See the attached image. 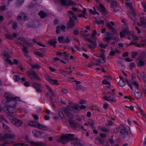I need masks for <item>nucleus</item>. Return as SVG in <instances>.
<instances>
[{
  "mask_svg": "<svg viewBox=\"0 0 146 146\" xmlns=\"http://www.w3.org/2000/svg\"><path fill=\"white\" fill-rule=\"evenodd\" d=\"M122 32H120L119 33V35L121 37H124L125 36V35H130L131 32L129 31V29H123L121 31Z\"/></svg>",
  "mask_w": 146,
  "mask_h": 146,
  "instance_id": "nucleus-8",
  "label": "nucleus"
},
{
  "mask_svg": "<svg viewBox=\"0 0 146 146\" xmlns=\"http://www.w3.org/2000/svg\"><path fill=\"white\" fill-rule=\"evenodd\" d=\"M63 56H64L63 59L64 60H67L69 57V55L68 54L67 52H65L64 53V55Z\"/></svg>",
  "mask_w": 146,
  "mask_h": 146,
  "instance_id": "nucleus-39",
  "label": "nucleus"
},
{
  "mask_svg": "<svg viewBox=\"0 0 146 146\" xmlns=\"http://www.w3.org/2000/svg\"><path fill=\"white\" fill-rule=\"evenodd\" d=\"M118 6L117 3L116 1H113L110 4V7L111 8L114 9L117 8Z\"/></svg>",
  "mask_w": 146,
  "mask_h": 146,
  "instance_id": "nucleus-22",
  "label": "nucleus"
},
{
  "mask_svg": "<svg viewBox=\"0 0 146 146\" xmlns=\"http://www.w3.org/2000/svg\"><path fill=\"white\" fill-rule=\"evenodd\" d=\"M78 17H83L85 19H87V17L86 15L85 14H80L78 15Z\"/></svg>",
  "mask_w": 146,
  "mask_h": 146,
  "instance_id": "nucleus-59",
  "label": "nucleus"
},
{
  "mask_svg": "<svg viewBox=\"0 0 146 146\" xmlns=\"http://www.w3.org/2000/svg\"><path fill=\"white\" fill-rule=\"evenodd\" d=\"M0 119H1V122H3V121H5V122H7V121H6V119H5L3 115H1L0 116Z\"/></svg>",
  "mask_w": 146,
  "mask_h": 146,
  "instance_id": "nucleus-55",
  "label": "nucleus"
},
{
  "mask_svg": "<svg viewBox=\"0 0 146 146\" xmlns=\"http://www.w3.org/2000/svg\"><path fill=\"white\" fill-rule=\"evenodd\" d=\"M76 4H77L75 2L71 0H69L67 2L68 5L75 6Z\"/></svg>",
  "mask_w": 146,
  "mask_h": 146,
  "instance_id": "nucleus-31",
  "label": "nucleus"
},
{
  "mask_svg": "<svg viewBox=\"0 0 146 146\" xmlns=\"http://www.w3.org/2000/svg\"><path fill=\"white\" fill-rule=\"evenodd\" d=\"M75 26L74 22L71 16L70 17L69 20L67 25V28L72 29Z\"/></svg>",
  "mask_w": 146,
  "mask_h": 146,
  "instance_id": "nucleus-7",
  "label": "nucleus"
},
{
  "mask_svg": "<svg viewBox=\"0 0 146 146\" xmlns=\"http://www.w3.org/2000/svg\"><path fill=\"white\" fill-rule=\"evenodd\" d=\"M140 45L141 47H143L146 45V38L141 40V43Z\"/></svg>",
  "mask_w": 146,
  "mask_h": 146,
  "instance_id": "nucleus-35",
  "label": "nucleus"
},
{
  "mask_svg": "<svg viewBox=\"0 0 146 146\" xmlns=\"http://www.w3.org/2000/svg\"><path fill=\"white\" fill-rule=\"evenodd\" d=\"M47 89L48 90L49 92L50 93L51 95L54 96H55V95L52 90L46 84L45 85Z\"/></svg>",
  "mask_w": 146,
  "mask_h": 146,
  "instance_id": "nucleus-26",
  "label": "nucleus"
},
{
  "mask_svg": "<svg viewBox=\"0 0 146 146\" xmlns=\"http://www.w3.org/2000/svg\"><path fill=\"white\" fill-rule=\"evenodd\" d=\"M58 80H52V79L50 81V82L53 85L56 84L58 85L59 84L57 83Z\"/></svg>",
  "mask_w": 146,
  "mask_h": 146,
  "instance_id": "nucleus-32",
  "label": "nucleus"
},
{
  "mask_svg": "<svg viewBox=\"0 0 146 146\" xmlns=\"http://www.w3.org/2000/svg\"><path fill=\"white\" fill-rule=\"evenodd\" d=\"M38 123H39L36 121H30L29 124L33 127H37Z\"/></svg>",
  "mask_w": 146,
  "mask_h": 146,
  "instance_id": "nucleus-18",
  "label": "nucleus"
},
{
  "mask_svg": "<svg viewBox=\"0 0 146 146\" xmlns=\"http://www.w3.org/2000/svg\"><path fill=\"white\" fill-rule=\"evenodd\" d=\"M12 119L13 124L15 126L18 127L21 126L22 123L21 120L15 118L13 117Z\"/></svg>",
  "mask_w": 146,
  "mask_h": 146,
  "instance_id": "nucleus-11",
  "label": "nucleus"
},
{
  "mask_svg": "<svg viewBox=\"0 0 146 146\" xmlns=\"http://www.w3.org/2000/svg\"><path fill=\"white\" fill-rule=\"evenodd\" d=\"M87 44L90 48L92 49H94L95 48L97 45V44H93L91 45L88 44Z\"/></svg>",
  "mask_w": 146,
  "mask_h": 146,
  "instance_id": "nucleus-43",
  "label": "nucleus"
},
{
  "mask_svg": "<svg viewBox=\"0 0 146 146\" xmlns=\"http://www.w3.org/2000/svg\"><path fill=\"white\" fill-rule=\"evenodd\" d=\"M60 26H58L56 28V33L57 34L60 33Z\"/></svg>",
  "mask_w": 146,
  "mask_h": 146,
  "instance_id": "nucleus-62",
  "label": "nucleus"
},
{
  "mask_svg": "<svg viewBox=\"0 0 146 146\" xmlns=\"http://www.w3.org/2000/svg\"><path fill=\"white\" fill-rule=\"evenodd\" d=\"M119 128L120 130V133L123 134L127 135L129 131H130V128L129 127L125 126L122 125H120Z\"/></svg>",
  "mask_w": 146,
  "mask_h": 146,
  "instance_id": "nucleus-4",
  "label": "nucleus"
},
{
  "mask_svg": "<svg viewBox=\"0 0 146 146\" xmlns=\"http://www.w3.org/2000/svg\"><path fill=\"white\" fill-rule=\"evenodd\" d=\"M130 68L131 70L133 68L135 67V64L134 63L132 62L130 63Z\"/></svg>",
  "mask_w": 146,
  "mask_h": 146,
  "instance_id": "nucleus-57",
  "label": "nucleus"
},
{
  "mask_svg": "<svg viewBox=\"0 0 146 146\" xmlns=\"http://www.w3.org/2000/svg\"><path fill=\"white\" fill-rule=\"evenodd\" d=\"M135 97L137 99H140L142 96V93L139 89H137L135 90Z\"/></svg>",
  "mask_w": 146,
  "mask_h": 146,
  "instance_id": "nucleus-14",
  "label": "nucleus"
},
{
  "mask_svg": "<svg viewBox=\"0 0 146 146\" xmlns=\"http://www.w3.org/2000/svg\"><path fill=\"white\" fill-rule=\"evenodd\" d=\"M111 24L113 26H114L115 25V24L114 23L113 21H111L110 22V23H107L106 24V26L107 27L110 29H111L113 28V27L111 25Z\"/></svg>",
  "mask_w": 146,
  "mask_h": 146,
  "instance_id": "nucleus-28",
  "label": "nucleus"
},
{
  "mask_svg": "<svg viewBox=\"0 0 146 146\" xmlns=\"http://www.w3.org/2000/svg\"><path fill=\"white\" fill-rule=\"evenodd\" d=\"M67 108L71 110L72 111L74 109L77 110L78 108L77 107V106H68L67 107Z\"/></svg>",
  "mask_w": 146,
  "mask_h": 146,
  "instance_id": "nucleus-29",
  "label": "nucleus"
},
{
  "mask_svg": "<svg viewBox=\"0 0 146 146\" xmlns=\"http://www.w3.org/2000/svg\"><path fill=\"white\" fill-rule=\"evenodd\" d=\"M68 121L72 128L75 129L76 128V125L73 120L71 119H68Z\"/></svg>",
  "mask_w": 146,
  "mask_h": 146,
  "instance_id": "nucleus-19",
  "label": "nucleus"
},
{
  "mask_svg": "<svg viewBox=\"0 0 146 146\" xmlns=\"http://www.w3.org/2000/svg\"><path fill=\"white\" fill-rule=\"evenodd\" d=\"M31 72L32 76L33 77V79H35L36 80L39 81V82L42 81L41 79L38 76V74H37L35 71L33 70H31Z\"/></svg>",
  "mask_w": 146,
  "mask_h": 146,
  "instance_id": "nucleus-10",
  "label": "nucleus"
},
{
  "mask_svg": "<svg viewBox=\"0 0 146 146\" xmlns=\"http://www.w3.org/2000/svg\"><path fill=\"white\" fill-rule=\"evenodd\" d=\"M45 79L49 82H50L51 79L50 76L48 75H46L45 76Z\"/></svg>",
  "mask_w": 146,
  "mask_h": 146,
  "instance_id": "nucleus-60",
  "label": "nucleus"
},
{
  "mask_svg": "<svg viewBox=\"0 0 146 146\" xmlns=\"http://www.w3.org/2000/svg\"><path fill=\"white\" fill-rule=\"evenodd\" d=\"M95 23L98 25H100V24L104 25V21L102 20H96L95 21Z\"/></svg>",
  "mask_w": 146,
  "mask_h": 146,
  "instance_id": "nucleus-38",
  "label": "nucleus"
},
{
  "mask_svg": "<svg viewBox=\"0 0 146 146\" xmlns=\"http://www.w3.org/2000/svg\"><path fill=\"white\" fill-rule=\"evenodd\" d=\"M126 4L128 7H129L131 10L133 8L132 3L127 2L126 3Z\"/></svg>",
  "mask_w": 146,
  "mask_h": 146,
  "instance_id": "nucleus-58",
  "label": "nucleus"
},
{
  "mask_svg": "<svg viewBox=\"0 0 146 146\" xmlns=\"http://www.w3.org/2000/svg\"><path fill=\"white\" fill-rule=\"evenodd\" d=\"M3 127L4 128L8 130V131H11V129L10 127L8 126L7 125H6L3 123Z\"/></svg>",
  "mask_w": 146,
  "mask_h": 146,
  "instance_id": "nucleus-46",
  "label": "nucleus"
},
{
  "mask_svg": "<svg viewBox=\"0 0 146 146\" xmlns=\"http://www.w3.org/2000/svg\"><path fill=\"white\" fill-rule=\"evenodd\" d=\"M35 54L40 57H43L42 53L39 51L35 52Z\"/></svg>",
  "mask_w": 146,
  "mask_h": 146,
  "instance_id": "nucleus-52",
  "label": "nucleus"
},
{
  "mask_svg": "<svg viewBox=\"0 0 146 146\" xmlns=\"http://www.w3.org/2000/svg\"><path fill=\"white\" fill-rule=\"evenodd\" d=\"M4 97L6 100L4 99L2 101L3 103L5 102V104L7 105V107L15 106L17 104L16 101L19 100V97H13L9 94L6 93L4 94Z\"/></svg>",
  "mask_w": 146,
  "mask_h": 146,
  "instance_id": "nucleus-2",
  "label": "nucleus"
},
{
  "mask_svg": "<svg viewBox=\"0 0 146 146\" xmlns=\"http://www.w3.org/2000/svg\"><path fill=\"white\" fill-rule=\"evenodd\" d=\"M38 14L40 16L41 18H45L47 16V14L42 11L40 12Z\"/></svg>",
  "mask_w": 146,
  "mask_h": 146,
  "instance_id": "nucleus-21",
  "label": "nucleus"
},
{
  "mask_svg": "<svg viewBox=\"0 0 146 146\" xmlns=\"http://www.w3.org/2000/svg\"><path fill=\"white\" fill-rule=\"evenodd\" d=\"M63 110L64 113L67 114L70 118L72 119L74 117L72 113L68 110L66 108H64Z\"/></svg>",
  "mask_w": 146,
  "mask_h": 146,
  "instance_id": "nucleus-13",
  "label": "nucleus"
},
{
  "mask_svg": "<svg viewBox=\"0 0 146 146\" xmlns=\"http://www.w3.org/2000/svg\"><path fill=\"white\" fill-rule=\"evenodd\" d=\"M133 44V45H135V46L138 47H141L140 44H137V42L136 41H132L131 43L130 44V45Z\"/></svg>",
  "mask_w": 146,
  "mask_h": 146,
  "instance_id": "nucleus-37",
  "label": "nucleus"
},
{
  "mask_svg": "<svg viewBox=\"0 0 146 146\" xmlns=\"http://www.w3.org/2000/svg\"><path fill=\"white\" fill-rule=\"evenodd\" d=\"M96 140L100 143V144H102L104 143V140L100 137H97Z\"/></svg>",
  "mask_w": 146,
  "mask_h": 146,
  "instance_id": "nucleus-36",
  "label": "nucleus"
},
{
  "mask_svg": "<svg viewBox=\"0 0 146 146\" xmlns=\"http://www.w3.org/2000/svg\"><path fill=\"white\" fill-rule=\"evenodd\" d=\"M132 55L131 57L133 59L135 58V56L138 55V52H132Z\"/></svg>",
  "mask_w": 146,
  "mask_h": 146,
  "instance_id": "nucleus-54",
  "label": "nucleus"
},
{
  "mask_svg": "<svg viewBox=\"0 0 146 146\" xmlns=\"http://www.w3.org/2000/svg\"><path fill=\"white\" fill-rule=\"evenodd\" d=\"M15 135L14 134H0V140L5 141L0 146H6L7 144H9L11 143V139H13Z\"/></svg>",
  "mask_w": 146,
  "mask_h": 146,
  "instance_id": "nucleus-3",
  "label": "nucleus"
},
{
  "mask_svg": "<svg viewBox=\"0 0 146 146\" xmlns=\"http://www.w3.org/2000/svg\"><path fill=\"white\" fill-rule=\"evenodd\" d=\"M97 33V32L96 30H94L93 31L92 33V37L91 39H93V38L95 36Z\"/></svg>",
  "mask_w": 146,
  "mask_h": 146,
  "instance_id": "nucleus-56",
  "label": "nucleus"
},
{
  "mask_svg": "<svg viewBox=\"0 0 146 146\" xmlns=\"http://www.w3.org/2000/svg\"><path fill=\"white\" fill-rule=\"evenodd\" d=\"M12 28L14 29H15L17 27V23L16 22L13 23L12 26Z\"/></svg>",
  "mask_w": 146,
  "mask_h": 146,
  "instance_id": "nucleus-61",
  "label": "nucleus"
},
{
  "mask_svg": "<svg viewBox=\"0 0 146 146\" xmlns=\"http://www.w3.org/2000/svg\"><path fill=\"white\" fill-rule=\"evenodd\" d=\"M86 40H88L90 43L92 44H96V41L91 40V38H88L86 39Z\"/></svg>",
  "mask_w": 146,
  "mask_h": 146,
  "instance_id": "nucleus-53",
  "label": "nucleus"
},
{
  "mask_svg": "<svg viewBox=\"0 0 146 146\" xmlns=\"http://www.w3.org/2000/svg\"><path fill=\"white\" fill-rule=\"evenodd\" d=\"M17 39L22 42L24 44H26L27 45H29V43H28L27 41L25 39L24 37H19Z\"/></svg>",
  "mask_w": 146,
  "mask_h": 146,
  "instance_id": "nucleus-20",
  "label": "nucleus"
},
{
  "mask_svg": "<svg viewBox=\"0 0 146 146\" xmlns=\"http://www.w3.org/2000/svg\"><path fill=\"white\" fill-rule=\"evenodd\" d=\"M61 5L63 6H66L67 5V3L66 0H60Z\"/></svg>",
  "mask_w": 146,
  "mask_h": 146,
  "instance_id": "nucleus-45",
  "label": "nucleus"
},
{
  "mask_svg": "<svg viewBox=\"0 0 146 146\" xmlns=\"http://www.w3.org/2000/svg\"><path fill=\"white\" fill-rule=\"evenodd\" d=\"M109 93L111 94V96H105L103 97V98L106 101H110L113 103L116 102L117 101V100L115 96L111 92H109Z\"/></svg>",
  "mask_w": 146,
  "mask_h": 146,
  "instance_id": "nucleus-5",
  "label": "nucleus"
},
{
  "mask_svg": "<svg viewBox=\"0 0 146 146\" xmlns=\"http://www.w3.org/2000/svg\"><path fill=\"white\" fill-rule=\"evenodd\" d=\"M48 42L50 44L53 46L54 47H55V44L56 43L57 41L56 40V39H53L49 40V41H48Z\"/></svg>",
  "mask_w": 146,
  "mask_h": 146,
  "instance_id": "nucleus-25",
  "label": "nucleus"
},
{
  "mask_svg": "<svg viewBox=\"0 0 146 146\" xmlns=\"http://www.w3.org/2000/svg\"><path fill=\"white\" fill-rule=\"evenodd\" d=\"M31 66L33 69H34L35 68H37L38 69H39L41 68L40 66L38 64H32L31 65Z\"/></svg>",
  "mask_w": 146,
  "mask_h": 146,
  "instance_id": "nucleus-41",
  "label": "nucleus"
},
{
  "mask_svg": "<svg viewBox=\"0 0 146 146\" xmlns=\"http://www.w3.org/2000/svg\"><path fill=\"white\" fill-rule=\"evenodd\" d=\"M88 122L89 125L92 127L93 128H94V125L95 123L94 121L91 119H89L88 120Z\"/></svg>",
  "mask_w": 146,
  "mask_h": 146,
  "instance_id": "nucleus-24",
  "label": "nucleus"
},
{
  "mask_svg": "<svg viewBox=\"0 0 146 146\" xmlns=\"http://www.w3.org/2000/svg\"><path fill=\"white\" fill-rule=\"evenodd\" d=\"M74 135L72 134H66L61 136L60 140L64 144L67 143L68 141H71V144L73 146H81L82 144L80 141L74 137Z\"/></svg>",
  "mask_w": 146,
  "mask_h": 146,
  "instance_id": "nucleus-1",
  "label": "nucleus"
},
{
  "mask_svg": "<svg viewBox=\"0 0 146 146\" xmlns=\"http://www.w3.org/2000/svg\"><path fill=\"white\" fill-rule=\"evenodd\" d=\"M33 87L36 89L37 92L41 93L42 90L41 89V84L36 82H34L32 84Z\"/></svg>",
  "mask_w": 146,
  "mask_h": 146,
  "instance_id": "nucleus-6",
  "label": "nucleus"
},
{
  "mask_svg": "<svg viewBox=\"0 0 146 146\" xmlns=\"http://www.w3.org/2000/svg\"><path fill=\"white\" fill-rule=\"evenodd\" d=\"M23 47L22 48V51L25 52V53H28L29 51L28 50V48L27 47L25 46L24 45H22Z\"/></svg>",
  "mask_w": 146,
  "mask_h": 146,
  "instance_id": "nucleus-42",
  "label": "nucleus"
},
{
  "mask_svg": "<svg viewBox=\"0 0 146 146\" xmlns=\"http://www.w3.org/2000/svg\"><path fill=\"white\" fill-rule=\"evenodd\" d=\"M15 106L7 107V110L9 113H13L16 112L17 110L15 108Z\"/></svg>",
  "mask_w": 146,
  "mask_h": 146,
  "instance_id": "nucleus-15",
  "label": "nucleus"
},
{
  "mask_svg": "<svg viewBox=\"0 0 146 146\" xmlns=\"http://www.w3.org/2000/svg\"><path fill=\"white\" fill-rule=\"evenodd\" d=\"M139 60L137 63V66L138 67H143L145 66L146 64V60H143L142 59L139 58Z\"/></svg>",
  "mask_w": 146,
  "mask_h": 146,
  "instance_id": "nucleus-12",
  "label": "nucleus"
},
{
  "mask_svg": "<svg viewBox=\"0 0 146 146\" xmlns=\"http://www.w3.org/2000/svg\"><path fill=\"white\" fill-rule=\"evenodd\" d=\"M100 137L103 138H105L106 136V134L105 133H100Z\"/></svg>",
  "mask_w": 146,
  "mask_h": 146,
  "instance_id": "nucleus-64",
  "label": "nucleus"
},
{
  "mask_svg": "<svg viewBox=\"0 0 146 146\" xmlns=\"http://www.w3.org/2000/svg\"><path fill=\"white\" fill-rule=\"evenodd\" d=\"M30 143L33 146H43L44 145V143L42 142H35L34 141H31Z\"/></svg>",
  "mask_w": 146,
  "mask_h": 146,
  "instance_id": "nucleus-16",
  "label": "nucleus"
},
{
  "mask_svg": "<svg viewBox=\"0 0 146 146\" xmlns=\"http://www.w3.org/2000/svg\"><path fill=\"white\" fill-rule=\"evenodd\" d=\"M140 23H141V25L140 26H141L143 24H146V19H144V17H142L141 19Z\"/></svg>",
  "mask_w": 146,
  "mask_h": 146,
  "instance_id": "nucleus-40",
  "label": "nucleus"
},
{
  "mask_svg": "<svg viewBox=\"0 0 146 146\" xmlns=\"http://www.w3.org/2000/svg\"><path fill=\"white\" fill-rule=\"evenodd\" d=\"M112 36L111 35L109 36H106L105 38L103 39V40L104 42L108 41V43H109L110 40H111L112 38Z\"/></svg>",
  "mask_w": 146,
  "mask_h": 146,
  "instance_id": "nucleus-30",
  "label": "nucleus"
},
{
  "mask_svg": "<svg viewBox=\"0 0 146 146\" xmlns=\"http://www.w3.org/2000/svg\"><path fill=\"white\" fill-rule=\"evenodd\" d=\"M64 37L63 36L58 37V40L60 43H64Z\"/></svg>",
  "mask_w": 146,
  "mask_h": 146,
  "instance_id": "nucleus-33",
  "label": "nucleus"
},
{
  "mask_svg": "<svg viewBox=\"0 0 146 146\" xmlns=\"http://www.w3.org/2000/svg\"><path fill=\"white\" fill-rule=\"evenodd\" d=\"M23 18L25 21L29 19V17L27 16L25 14L23 13H21L19 14L17 16V19L18 21L20 20L22 21Z\"/></svg>",
  "mask_w": 146,
  "mask_h": 146,
  "instance_id": "nucleus-9",
  "label": "nucleus"
},
{
  "mask_svg": "<svg viewBox=\"0 0 146 146\" xmlns=\"http://www.w3.org/2000/svg\"><path fill=\"white\" fill-rule=\"evenodd\" d=\"M13 78L15 81H18L20 79L19 76L17 75H15L13 76Z\"/></svg>",
  "mask_w": 146,
  "mask_h": 146,
  "instance_id": "nucleus-48",
  "label": "nucleus"
},
{
  "mask_svg": "<svg viewBox=\"0 0 146 146\" xmlns=\"http://www.w3.org/2000/svg\"><path fill=\"white\" fill-rule=\"evenodd\" d=\"M100 9L102 11V12H105L106 11V9L104 7V6L102 4H100Z\"/></svg>",
  "mask_w": 146,
  "mask_h": 146,
  "instance_id": "nucleus-49",
  "label": "nucleus"
},
{
  "mask_svg": "<svg viewBox=\"0 0 146 146\" xmlns=\"http://www.w3.org/2000/svg\"><path fill=\"white\" fill-rule=\"evenodd\" d=\"M32 133L34 134L35 136L36 137H38L39 135H41L42 133L40 131H37L36 130H33Z\"/></svg>",
  "mask_w": 146,
  "mask_h": 146,
  "instance_id": "nucleus-17",
  "label": "nucleus"
},
{
  "mask_svg": "<svg viewBox=\"0 0 146 146\" xmlns=\"http://www.w3.org/2000/svg\"><path fill=\"white\" fill-rule=\"evenodd\" d=\"M37 128L39 129H42L44 130H46L47 129V128L45 126L42 125L40 123L38 124Z\"/></svg>",
  "mask_w": 146,
  "mask_h": 146,
  "instance_id": "nucleus-23",
  "label": "nucleus"
},
{
  "mask_svg": "<svg viewBox=\"0 0 146 146\" xmlns=\"http://www.w3.org/2000/svg\"><path fill=\"white\" fill-rule=\"evenodd\" d=\"M108 44H106L104 45L102 43H100L99 44V46L101 48H105L106 47L108 46Z\"/></svg>",
  "mask_w": 146,
  "mask_h": 146,
  "instance_id": "nucleus-51",
  "label": "nucleus"
},
{
  "mask_svg": "<svg viewBox=\"0 0 146 146\" xmlns=\"http://www.w3.org/2000/svg\"><path fill=\"white\" fill-rule=\"evenodd\" d=\"M5 36L7 38L10 40H12L13 39V37L11 35L6 34L5 35Z\"/></svg>",
  "mask_w": 146,
  "mask_h": 146,
  "instance_id": "nucleus-50",
  "label": "nucleus"
},
{
  "mask_svg": "<svg viewBox=\"0 0 146 146\" xmlns=\"http://www.w3.org/2000/svg\"><path fill=\"white\" fill-rule=\"evenodd\" d=\"M132 83L135 86V88H136L137 89H139V84L137 82L132 81Z\"/></svg>",
  "mask_w": 146,
  "mask_h": 146,
  "instance_id": "nucleus-47",
  "label": "nucleus"
},
{
  "mask_svg": "<svg viewBox=\"0 0 146 146\" xmlns=\"http://www.w3.org/2000/svg\"><path fill=\"white\" fill-rule=\"evenodd\" d=\"M6 60L11 65L13 64V62L8 57H7L6 58Z\"/></svg>",
  "mask_w": 146,
  "mask_h": 146,
  "instance_id": "nucleus-63",
  "label": "nucleus"
},
{
  "mask_svg": "<svg viewBox=\"0 0 146 146\" xmlns=\"http://www.w3.org/2000/svg\"><path fill=\"white\" fill-rule=\"evenodd\" d=\"M64 40V43H67L70 42L72 40V38L69 36H67Z\"/></svg>",
  "mask_w": 146,
  "mask_h": 146,
  "instance_id": "nucleus-27",
  "label": "nucleus"
},
{
  "mask_svg": "<svg viewBox=\"0 0 146 146\" xmlns=\"http://www.w3.org/2000/svg\"><path fill=\"white\" fill-rule=\"evenodd\" d=\"M77 107L78 108L77 109V110H80L82 109H85L86 108V107L83 105H82L80 106H77Z\"/></svg>",
  "mask_w": 146,
  "mask_h": 146,
  "instance_id": "nucleus-44",
  "label": "nucleus"
},
{
  "mask_svg": "<svg viewBox=\"0 0 146 146\" xmlns=\"http://www.w3.org/2000/svg\"><path fill=\"white\" fill-rule=\"evenodd\" d=\"M118 84L121 87H123L125 85V82L124 80H120L118 82Z\"/></svg>",
  "mask_w": 146,
  "mask_h": 146,
  "instance_id": "nucleus-34",
  "label": "nucleus"
}]
</instances>
